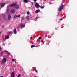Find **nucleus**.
I'll return each mask as SVG.
<instances>
[{
	"mask_svg": "<svg viewBox=\"0 0 77 77\" xmlns=\"http://www.w3.org/2000/svg\"><path fill=\"white\" fill-rule=\"evenodd\" d=\"M15 6V8L16 9H17L19 8V5H17L16 3L13 4L11 6V7Z\"/></svg>",
	"mask_w": 77,
	"mask_h": 77,
	"instance_id": "f257e3e1",
	"label": "nucleus"
},
{
	"mask_svg": "<svg viewBox=\"0 0 77 77\" xmlns=\"http://www.w3.org/2000/svg\"><path fill=\"white\" fill-rule=\"evenodd\" d=\"M64 7V5L62 4L61 5L59 8H58V11H60L62 10L63 9V8Z\"/></svg>",
	"mask_w": 77,
	"mask_h": 77,
	"instance_id": "f03ea898",
	"label": "nucleus"
},
{
	"mask_svg": "<svg viewBox=\"0 0 77 77\" xmlns=\"http://www.w3.org/2000/svg\"><path fill=\"white\" fill-rule=\"evenodd\" d=\"M6 62V59L5 58H4L2 61V63H5Z\"/></svg>",
	"mask_w": 77,
	"mask_h": 77,
	"instance_id": "7ed1b4c3",
	"label": "nucleus"
},
{
	"mask_svg": "<svg viewBox=\"0 0 77 77\" xmlns=\"http://www.w3.org/2000/svg\"><path fill=\"white\" fill-rule=\"evenodd\" d=\"M35 7L36 8H39L40 7V6L39 5L38 3H35Z\"/></svg>",
	"mask_w": 77,
	"mask_h": 77,
	"instance_id": "20e7f679",
	"label": "nucleus"
},
{
	"mask_svg": "<svg viewBox=\"0 0 77 77\" xmlns=\"http://www.w3.org/2000/svg\"><path fill=\"white\" fill-rule=\"evenodd\" d=\"M11 12L13 14H14L15 12V10L14 9H11Z\"/></svg>",
	"mask_w": 77,
	"mask_h": 77,
	"instance_id": "39448f33",
	"label": "nucleus"
},
{
	"mask_svg": "<svg viewBox=\"0 0 77 77\" xmlns=\"http://www.w3.org/2000/svg\"><path fill=\"white\" fill-rule=\"evenodd\" d=\"M5 5V3H2L0 5H1V7H4V5Z\"/></svg>",
	"mask_w": 77,
	"mask_h": 77,
	"instance_id": "423d86ee",
	"label": "nucleus"
},
{
	"mask_svg": "<svg viewBox=\"0 0 77 77\" xmlns=\"http://www.w3.org/2000/svg\"><path fill=\"white\" fill-rule=\"evenodd\" d=\"M15 73L14 72H12L11 74V76L12 77H14Z\"/></svg>",
	"mask_w": 77,
	"mask_h": 77,
	"instance_id": "0eeeda50",
	"label": "nucleus"
},
{
	"mask_svg": "<svg viewBox=\"0 0 77 77\" xmlns=\"http://www.w3.org/2000/svg\"><path fill=\"white\" fill-rule=\"evenodd\" d=\"M20 17V15L19 14L18 15V16H17V15H16L14 16V18H15L16 17Z\"/></svg>",
	"mask_w": 77,
	"mask_h": 77,
	"instance_id": "6e6552de",
	"label": "nucleus"
},
{
	"mask_svg": "<svg viewBox=\"0 0 77 77\" xmlns=\"http://www.w3.org/2000/svg\"><path fill=\"white\" fill-rule=\"evenodd\" d=\"M11 16L10 15V14H9L8 15V20H10L11 19Z\"/></svg>",
	"mask_w": 77,
	"mask_h": 77,
	"instance_id": "1a4fd4ad",
	"label": "nucleus"
},
{
	"mask_svg": "<svg viewBox=\"0 0 77 77\" xmlns=\"http://www.w3.org/2000/svg\"><path fill=\"white\" fill-rule=\"evenodd\" d=\"M20 26L22 27H25V25H24L22 23L20 24Z\"/></svg>",
	"mask_w": 77,
	"mask_h": 77,
	"instance_id": "9d476101",
	"label": "nucleus"
},
{
	"mask_svg": "<svg viewBox=\"0 0 77 77\" xmlns=\"http://www.w3.org/2000/svg\"><path fill=\"white\" fill-rule=\"evenodd\" d=\"M40 11V10H37L36 11H35V13H38Z\"/></svg>",
	"mask_w": 77,
	"mask_h": 77,
	"instance_id": "9b49d317",
	"label": "nucleus"
},
{
	"mask_svg": "<svg viewBox=\"0 0 77 77\" xmlns=\"http://www.w3.org/2000/svg\"><path fill=\"white\" fill-rule=\"evenodd\" d=\"M5 38L7 39H8L9 38V36L8 35H6L5 36Z\"/></svg>",
	"mask_w": 77,
	"mask_h": 77,
	"instance_id": "f8f14e48",
	"label": "nucleus"
},
{
	"mask_svg": "<svg viewBox=\"0 0 77 77\" xmlns=\"http://www.w3.org/2000/svg\"><path fill=\"white\" fill-rule=\"evenodd\" d=\"M14 33L15 34H17V31H16V29H15L14 30Z\"/></svg>",
	"mask_w": 77,
	"mask_h": 77,
	"instance_id": "ddd939ff",
	"label": "nucleus"
},
{
	"mask_svg": "<svg viewBox=\"0 0 77 77\" xmlns=\"http://www.w3.org/2000/svg\"><path fill=\"white\" fill-rule=\"evenodd\" d=\"M29 16H27L26 17V19H27V21H29Z\"/></svg>",
	"mask_w": 77,
	"mask_h": 77,
	"instance_id": "4468645a",
	"label": "nucleus"
},
{
	"mask_svg": "<svg viewBox=\"0 0 77 77\" xmlns=\"http://www.w3.org/2000/svg\"><path fill=\"white\" fill-rule=\"evenodd\" d=\"M23 1L26 3H27L28 2V0H23Z\"/></svg>",
	"mask_w": 77,
	"mask_h": 77,
	"instance_id": "2eb2a0df",
	"label": "nucleus"
},
{
	"mask_svg": "<svg viewBox=\"0 0 77 77\" xmlns=\"http://www.w3.org/2000/svg\"><path fill=\"white\" fill-rule=\"evenodd\" d=\"M24 19H25V17H23L21 19V21H22V20H24Z\"/></svg>",
	"mask_w": 77,
	"mask_h": 77,
	"instance_id": "dca6fc26",
	"label": "nucleus"
},
{
	"mask_svg": "<svg viewBox=\"0 0 77 77\" xmlns=\"http://www.w3.org/2000/svg\"><path fill=\"white\" fill-rule=\"evenodd\" d=\"M35 46L34 45H32L31 46V48H33V47H35Z\"/></svg>",
	"mask_w": 77,
	"mask_h": 77,
	"instance_id": "f3484780",
	"label": "nucleus"
},
{
	"mask_svg": "<svg viewBox=\"0 0 77 77\" xmlns=\"http://www.w3.org/2000/svg\"><path fill=\"white\" fill-rule=\"evenodd\" d=\"M18 77H21V75L19 74L18 75Z\"/></svg>",
	"mask_w": 77,
	"mask_h": 77,
	"instance_id": "a211bd4d",
	"label": "nucleus"
},
{
	"mask_svg": "<svg viewBox=\"0 0 77 77\" xmlns=\"http://www.w3.org/2000/svg\"><path fill=\"white\" fill-rule=\"evenodd\" d=\"M44 8V7L43 6H41V7H40V8L43 9V8Z\"/></svg>",
	"mask_w": 77,
	"mask_h": 77,
	"instance_id": "6ab92c4d",
	"label": "nucleus"
},
{
	"mask_svg": "<svg viewBox=\"0 0 77 77\" xmlns=\"http://www.w3.org/2000/svg\"><path fill=\"white\" fill-rule=\"evenodd\" d=\"M4 52H5V51H4L3 52H1V54H3L4 53Z\"/></svg>",
	"mask_w": 77,
	"mask_h": 77,
	"instance_id": "aec40b11",
	"label": "nucleus"
},
{
	"mask_svg": "<svg viewBox=\"0 0 77 77\" xmlns=\"http://www.w3.org/2000/svg\"><path fill=\"white\" fill-rule=\"evenodd\" d=\"M27 13L28 15H29L30 14V12L29 11H27Z\"/></svg>",
	"mask_w": 77,
	"mask_h": 77,
	"instance_id": "412c9836",
	"label": "nucleus"
},
{
	"mask_svg": "<svg viewBox=\"0 0 77 77\" xmlns=\"http://www.w3.org/2000/svg\"><path fill=\"white\" fill-rule=\"evenodd\" d=\"M4 52H6V53H8V51L5 50V51H4Z\"/></svg>",
	"mask_w": 77,
	"mask_h": 77,
	"instance_id": "4be33fe9",
	"label": "nucleus"
},
{
	"mask_svg": "<svg viewBox=\"0 0 77 77\" xmlns=\"http://www.w3.org/2000/svg\"><path fill=\"white\" fill-rule=\"evenodd\" d=\"M7 54H8V55H9V56H10V53L9 52H8V53H7Z\"/></svg>",
	"mask_w": 77,
	"mask_h": 77,
	"instance_id": "5701e85b",
	"label": "nucleus"
},
{
	"mask_svg": "<svg viewBox=\"0 0 77 77\" xmlns=\"http://www.w3.org/2000/svg\"><path fill=\"white\" fill-rule=\"evenodd\" d=\"M12 61H13V62H14V61H15V60L14 59H12Z\"/></svg>",
	"mask_w": 77,
	"mask_h": 77,
	"instance_id": "b1692460",
	"label": "nucleus"
},
{
	"mask_svg": "<svg viewBox=\"0 0 77 77\" xmlns=\"http://www.w3.org/2000/svg\"><path fill=\"white\" fill-rule=\"evenodd\" d=\"M41 38V37H38V39H40Z\"/></svg>",
	"mask_w": 77,
	"mask_h": 77,
	"instance_id": "393cba45",
	"label": "nucleus"
},
{
	"mask_svg": "<svg viewBox=\"0 0 77 77\" xmlns=\"http://www.w3.org/2000/svg\"><path fill=\"white\" fill-rule=\"evenodd\" d=\"M3 40H4V41H5L6 40V38H3Z\"/></svg>",
	"mask_w": 77,
	"mask_h": 77,
	"instance_id": "a878e982",
	"label": "nucleus"
},
{
	"mask_svg": "<svg viewBox=\"0 0 77 77\" xmlns=\"http://www.w3.org/2000/svg\"><path fill=\"white\" fill-rule=\"evenodd\" d=\"M35 71L36 72H38V71L36 70V69L35 70Z\"/></svg>",
	"mask_w": 77,
	"mask_h": 77,
	"instance_id": "bb28decb",
	"label": "nucleus"
},
{
	"mask_svg": "<svg viewBox=\"0 0 77 77\" xmlns=\"http://www.w3.org/2000/svg\"><path fill=\"white\" fill-rule=\"evenodd\" d=\"M43 41H43V39L42 40V42H43Z\"/></svg>",
	"mask_w": 77,
	"mask_h": 77,
	"instance_id": "cd10ccee",
	"label": "nucleus"
},
{
	"mask_svg": "<svg viewBox=\"0 0 77 77\" xmlns=\"http://www.w3.org/2000/svg\"><path fill=\"white\" fill-rule=\"evenodd\" d=\"M36 70V68L35 67V68L34 69V71H35Z\"/></svg>",
	"mask_w": 77,
	"mask_h": 77,
	"instance_id": "c85d7f7f",
	"label": "nucleus"
},
{
	"mask_svg": "<svg viewBox=\"0 0 77 77\" xmlns=\"http://www.w3.org/2000/svg\"><path fill=\"white\" fill-rule=\"evenodd\" d=\"M9 11V9H7V11L8 12Z\"/></svg>",
	"mask_w": 77,
	"mask_h": 77,
	"instance_id": "c756f323",
	"label": "nucleus"
},
{
	"mask_svg": "<svg viewBox=\"0 0 77 77\" xmlns=\"http://www.w3.org/2000/svg\"><path fill=\"white\" fill-rule=\"evenodd\" d=\"M38 18V17H37L36 18H35V19H37Z\"/></svg>",
	"mask_w": 77,
	"mask_h": 77,
	"instance_id": "7c9ffc66",
	"label": "nucleus"
},
{
	"mask_svg": "<svg viewBox=\"0 0 77 77\" xmlns=\"http://www.w3.org/2000/svg\"><path fill=\"white\" fill-rule=\"evenodd\" d=\"M49 3V4H50V5H51V4H52V3Z\"/></svg>",
	"mask_w": 77,
	"mask_h": 77,
	"instance_id": "2f4dec72",
	"label": "nucleus"
},
{
	"mask_svg": "<svg viewBox=\"0 0 77 77\" xmlns=\"http://www.w3.org/2000/svg\"><path fill=\"white\" fill-rule=\"evenodd\" d=\"M63 20V19H62V18L60 19V20Z\"/></svg>",
	"mask_w": 77,
	"mask_h": 77,
	"instance_id": "473e14b6",
	"label": "nucleus"
},
{
	"mask_svg": "<svg viewBox=\"0 0 77 77\" xmlns=\"http://www.w3.org/2000/svg\"><path fill=\"white\" fill-rule=\"evenodd\" d=\"M32 37H31V38H30V39H32Z\"/></svg>",
	"mask_w": 77,
	"mask_h": 77,
	"instance_id": "72a5a7b5",
	"label": "nucleus"
},
{
	"mask_svg": "<svg viewBox=\"0 0 77 77\" xmlns=\"http://www.w3.org/2000/svg\"><path fill=\"white\" fill-rule=\"evenodd\" d=\"M35 2H36L37 0H33Z\"/></svg>",
	"mask_w": 77,
	"mask_h": 77,
	"instance_id": "f704fd0d",
	"label": "nucleus"
},
{
	"mask_svg": "<svg viewBox=\"0 0 77 77\" xmlns=\"http://www.w3.org/2000/svg\"><path fill=\"white\" fill-rule=\"evenodd\" d=\"M35 47H38V46H35Z\"/></svg>",
	"mask_w": 77,
	"mask_h": 77,
	"instance_id": "c9c22d12",
	"label": "nucleus"
},
{
	"mask_svg": "<svg viewBox=\"0 0 77 77\" xmlns=\"http://www.w3.org/2000/svg\"><path fill=\"white\" fill-rule=\"evenodd\" d=\"M0 77H4L3 76H0Z\"/></svg>",
	"mask_w": 77,
	"mask_h": 77,
	"instance_id": "e433bc0d",
	"label": "nucleus"
},
{
	"mask_svg": "<svg viewBox=\"0 0 77 77\" xmlns=\"http://www.w3.org/2000/svg\"><path fill=\"white\" fill-rule=\"evenodd\" d=\"M2 27H4V26H3Z\"/></svg>",
	"mask_w": 77,
	"mask_h": 77,
	"instance_id": "4c0bfd02",
	"label": "nucleus"
},
{
	"mask_svg": "<svg viewBox=\"0 0 77 77\" xmlns=\"http://www.w3.org/2000/svg\"><path fill=\"white\" fill-rule=\"evenodd\" d=\"M1 49H2L1 48H0V50H1Z\"/></svg>",
	"mask_w": 77,
	"mask_h": 77,
	"instance_id": "58836bf2",
	"label": "nucleus"
},
{
	"mask_svg": "<svg viewBox=\"0 0 77 77\" xmlns=\"http://www.w3.org/2000/svg\"><path fill=\"white\" fill-rule=\"evenodd\" d=\"M32 5H34L33 3H32Z\"/></svg>",
	"mask_w": 77,
	"mask_h": 77,
	"instance_id": "ea45409f",
	"label": "nucleus"
},
{
	"mask_svg": "<svg viewBox=\"0 0 77 77\" xmlns=\"http://www.w3.org/2000/svg\"><path fill=\"white\" fill-rule=\"evenodd\" d=\"M60 22V21H58V23H59Z\"/></svg>",
	"mask_w": 77,
	"mask_h": 77,
	"instance_id": "a19ab883",
	"label": "nucleus"
},
{
	"mask_svg": "<svg viewBox=\"0 0 77 77\" xmlns=\"http://www.w3.org/2000/svg\"><path fill=\"white\" fill-rule=\"evenodd\" d=\"M1 32H0V34H1Z\"/></svg>",
	"mask_w": 77,
	"mask_h": 77,
	"instance_id": "79ce46f5",
	"label": "nucleus"
},
{
	"mask_svg": "<svg viewBox=\"0 0 77 77\" xmlns=\"http://www.w3.org/2000/svg\"><path fill=\"white\" fill-rule=\"evenodd\" d=\"M0 43H1V42H0Z\"/></svg>",
	"mask_w": 77,
	"mask_h": 77,
	"instance_id": "37998d69",
	"label": "nucleus"
},
{
	"mask_svg": "<svg viewBox=\"0 0 77 77\" xmlns=\"http://www.w3.org/2000/svg\"><path fill=\"white\" fill-rule=\"evenodd\" d=\"M1 62V61H0V62Z\"/></svg>",
	"mask_w": 77,
	"mask_h": 77,
	"instance_id": "c03bdc74",
	"label": "nucleus"
},
{
	"mask_svg": "<svg viewBox=\"0 0 77 77\" xmlns=\"http://www.w3.org/2000/svg\"><path fill=\"white\" fill-rule=\"evenodd\" d=\"M11 77H12L11 76Z\"/></svg>",
	"mask_w": 77,
	"mask_h": 77,
	"instance_id": "a18cd8bd",
	"label": "nucleus"
}]
</instances>
